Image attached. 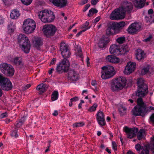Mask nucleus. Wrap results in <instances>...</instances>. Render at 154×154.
<instances>
[{
    "mask_svg": "<svg viewBox=\"0 0 154 154\" xmlns=\"http://www.w3.org/2000/svg\"><path fill=\"white\" fill-rule=\"evenodd\" d=\"M58 97V91H54L51 94V100L53 101H54L57 100Z\"/></svg>",
    "mask_w": 154,
    "mask_h": 154,
    "instance_id": "nucleus-37",
    "label": "nucleus"
},
{
    "mask_svg": "<svg viewBox=\"0 0 154 154\" xmlns=\"http://www.w3.org/2000/svg\"><path fill=\"white\" fill-rule=\"evenodd\" d=\"M114 31L118 30L119 29V26H118L117 23L113 22L109 23Z\"/></svg>",
    "mask_w": 154,
    "mask_h": 154,
    "instance_id": "nucleus-38",
    "label": "nucleus"
},
{
    "mask_svg": "<svg viewBox=\"0 0 154 154\" xmlns=\"http://www.w3.org/2000/svg\"><path fill=\"white\" fill-rule=\"evenodd\" d=\"M4 19L0 15V25L3 24L4 23Z\"/></svg>",
    "mask_w": 154,
    "mask_h": 154,
    "instance_id": "nucleus-62",
    "label": "nucleus"
},
{
    "mask_svg": "<svg viewBox=\"0 0 154 154\" xmlns=\"http://www.w3.org/2000/svg\"><path fill=\"white\" fill-rule=\"evenodd\" d=\"M106 61L112 63H118L120 61L119 58L116 56L112 55H108L106 57Z\"/></svg>",
    "mask_w": 154,
    "mask_h": 154,
    "instance_id": "nucleus-23",
    "label": "nucleus"
},
{
    "mask_svg": "<svg viewBox=\"0 0 154 154\" xmlns=\"http://www.w3.org/2000/svg\"><path fill=\"white\" fill-rule=\"evenodd\" d=\"M0 84L3 90L8 91L12 88V85L10 80L4 77L1 74H0Z\"/></svg>",
    "mask_w": 154,
    "mask_h": 154,
    "instance_id": "nucleus-10",
    "label": "nucleus"
},
{
    "mask_svg": "<svg viewBox=\"0 0 154 154\" xmlns=\"http://www.w3.org/2000/svg\"><path fill=\"white\" fill-rule=\"evenodd\" d=\"M33 43L34 46L36 48H38L43 45L42 40L40 38L34 37L33 39Z\"/></svg>",
    "mask_w": 154,
    "mask_h": 154,
    "instance_id": "nucleus-26",
    "label": "nucleus"
},
{
    "mask_svg": "<svg viewBox=\"0 0 154 154\" xmlns=\"http://www.w3.org/2000/svg\"><path fill=\"white\" fill-rule=\"evenodd\" d=\"M149 151L148 148L146 146H144L143 148L138 152V154H149Z\"/></svg>",
    "mask_w": 154,
    "mask_h": 154,
    "instance_id": "nucleus-36",
    "label": "nucleus"
},
{
    "mask_svg": "<svg viewBox=\"0 0 154 154\" xmlns=\"http://www.w3.org/2000/svg\"><path fill=\"white\" fill-rule=\"evenodd\" d=\"M16 26L13 23H10L8 26V32L11 34L14 32L16 29Z\"/></svg>",
    "mask_w": 154,
    "mask_h": 154,
    "instance_id": "nucleus-29",
    "label": "nucleus"
},
{
    "mask_svg": "<svg viewBox=\"0 0 154 154\" xmlns=\"http://www.w3.org/2000/svg\"><path fill=\"white\" fill-rule=\"evenodd\" d=\"M127 80L123 77H119L112 80L111 89L112 91H117L122 89L125 86Z\"/></svg>",
    "mask_w": 154,
    "mask_h": 154,
    "instance_id": "nucleus-2",
    "label": "nucleus"
},
{
    "mask_svg": "<svg viewBox=\"0 0 154 154\" xmlns=\"http://www.w3.org/2000/svg\"><path fill=\"white\" fill-rule=\"evenodd\" d=\"M79 100V98L77 97H75L71 98L70 99L71 101H76Z\"/></svg>",
    "mask_w": 154,
    "mask_h": 154,
    "instance_id": "nucleus-60",
    "label": "nucleus"
},
{
    "mask_svg": "<svg viewBox=\"0 0 154 154\" xmlns=\"http://www.w3.org/2000/svg\"><path fill=\"white\" fill-rule=\"evenodd\" d=\"M129 48L127 45H125L122 48H120V50L119 51L120 55H124L129 51Z\"/></svg>",
    "mask_w": 154,
    "mask_h": 154,
    "instance_id": "nucleus-31",
    "label": "nucleus"
},
{
    "mask_svg": "<svg viewBox=\"0 0 154 154\" xmlns=\"http://www.w3.org/2000/svg\"><path fill=\"white\" fill-rule=\"evenodd\" d=\"M68 79L72 81H76L79 79L78 73L74 70H69L68 73Z\"/></svg>",
    "mask_w": 154,
    "mask_h": 154,
    "instance_id": "nucleus-20",
    "label": "nucleus"
},
{
    "mask_svg": "<svg viewBox=\"0 0 154 154\" xmlns=\"http://www.w3.org/2000/svg\"><path fill=\"white\" fill-rule=\"evenodd\" d=\"M31 86V85L28 84L26 85H24L22 86V91H23L28 89Z\"/></svg>",
    "mask_w": 154,
    "mask_h": 154,
    "instance_id": "nucleus-51",
    "label": "nucleus"
},
{
    "mask_svg": "<svg viewBox=\"0 0 154 154\" xmlns=\"http://www.w3.org/2000/svg\"><path fill=\"white\" fill-rule=\"evenodd\" d=\"M119 110L121 116H123L126 114V109L125 108L122 107L119 108Z\"/></svg>",
    "mask_w": 154,
    "mask_h": 154,
    "instance_id": "nucleus-42",
    "label": "nucleus"
},
{
    "mask_svg": "<svg viewBox=\"0 0 154 154\" xmlns=\"http://www.w3.org/2000/svg\"><path fill=\"white\" fill-rule=\"evenodd\" d=\"M19 16V12L18 10H13L11 13L10 17L12 19H17Z\"/></svg>",
    "mask_w": 154,
    "mask_h": 154,
    "instance_id": "nucleus-28",
    "label": "nucleus"
},
{
    "mask_svg": "<svg viewBox=\"0 0 154 154\" xmlns=\"http://www.w3.org/2000/svg\"><path fill=\"white\" fill-rule=\"evenodd\" d=\"M151 22H154V14L149 16Z\"/></svg>",
    "mask_w": 154,
    "mask_h": 154,
    "instance_id": "nucleus-64",
    "label": "nucleus"
},
{
    "mask_svg": "<svg viewBox=\"0 0 154 154\" xmlns=\"http://www.w3.org/2000/svg\"><path fill=\"white\" fill-rule=\"evenodd\" d=\"M42 31L44 35L48 38L53 36L57 30L56 26L52 24H46L43 26Z\"/></svg>",
    "mask_w": 154,
    "mask_h": 154,
    "instance_id": "nucleus-9",
    "label": "nucleus"
},
{
    "mask_svg": "<svg viewBox=\"0 0 154 154\" xmlns=\"http://www.w3.org/2000/svg\"><path fill=\"white\" fill-rule=\"evenodd\" d=\"M124 129L125 132L127 135V137L130 139L135 136L136 133L138 131V128L135 127L129 128L126 127H125Z\"/></svg>",
    "mask_w": 154,
    "mask_h": 154,
    "instance_id": "nucleus-17",
    "label": "nucleus"
},
{
    "mask_svg": "<svg viewBox=\"0 0 154 154\" xmlns=\"http://www.w3.org/2000/svg\"><path fill=\"white\" fill-rule=\"evenodd\" d=\"M142 103L144 116L147 114L148 112H151L152 110H154V107H153L152 106L146 107L145 104L143 101Z\"/></svg>",
    "mask_w": 154,
    "mask_h": 154,
    "instance_id": "nucleus-27",
    "label": "nucleus"
},
{
    "mask_svg": "<svg viewBox=\"0 0 154 154\" xmlns=\"http://www.w3.org/2000/svg\"><path fill=\"white\" fill-rule=\"evenodd\" d=\"M120 47L116 45H112L109 48V51L111 54L116 55H119Z\"/></svg>",
    "mask_w": 154,
    "mask_h": 154,
    "instance_id": "nucleus-21",
    "label": "nucleus"
},
{
    "mask_svg": "<svg viewBox=\"0 0 154 154\" xmlns=\"http://www.w3.org/2000/svg\"><path fill=\"white\" fill-rule=\"evenodd\" d=\"M21 1L24 5H28L32 2V0H21Z\"/></svg>",
    "mask_w": 154,
    "mask_h": 154,
    "instance_id": "nucleus-47",
    "label": "nucleus"
},
{
    "mask_svg": "<svg viewBox=\"0 0 154 154\" xmlns=\"http://www.w3.org/2000/svg\"><path fill=\"white\" fill-rule=\"evenodd\" d=\"M120 8L125 15L126 12L129 14L132 11L133 5L131 2L125 1L123 2L121 7Z\"/></svg>",
    "mask_w": 154,
    "mask_h": 154,
    "instance_id": "nucleus-13",
    "label": "nucleus"
},
{
    "mask_svg": "<svg viewBox=\"0 0 154 154\" xmlns=\"http://www.w3.org/2000/svg\"><path fill=\"white\" fill-rule=\"evenodd\" d=\"M20 43L22 45V50L26 54L29 53L30 49V43L26 35L20 34Z\"/></svg>",
    "mask_w": 154,
    "mask_h": 154,
    "instance_id": "nucleus-4",
    "label": "nucleus"
},
{
    "mask_svg": "<svg viewBox=\"0 0 154 154\" xmlns=\"http://www.w3.org/2000/svg\"><path fill=\"white\" fill-rule=\"evenodd\" d=\"M141 27L139 23H134L129 26L128 29V32L130 34H134L140 30Z\"/></svg>",
    "mask_w": 154,
    "mask_h": 154,
    "instance_id": "nucleus-14",
    "label": "nucleus"
},
{
    "mask_svg": "<svg viewBox=\"0 0 154 154\" xmlns=\"http://www.w3.org/2000/svg\"><path fill=\"white\" fill-rule=\"evenodd\" d=\"M145 131L143 129H140L137 134V139L140 140L143 138L145 136Z\"/></svg>",
    "mask_w": 154,
    "mask_h": 154,
    "instance_id": "nucleus-30",
    "label": "nucleus"
},
{
    "mask_svg": "<svg viewBox=\"0 0 154 154\" xmlns=\"http://www.w3.org/2000/svg\"><path fill=\"white\" fill-rule=\"evenodd\" d=\"M90 5L89 4H88L85 5V9L83 10V12H85L89 7Z\"/></svg>",
    "mask_w": 154,
    "mask_h": 154,
    "instance_id": "nucleus-63",
    "label": "nucleus"
},
{
    "mask_svg": "<svg viewBox=\"0 0 154 154\" xmlns=\"http://www.w3.org/2000/svg\"><path fill=\"white\" fill-rule=\"evenodd\" d=\"M149 122L154 125V113L152 114L149 117Z\"/></svg>",
    "mask_w": 154,
    "mask_h": 154,
    "instance_id": "nucleus-50",
    "label": "nucleus"
},
{
    "mask_svg": "<svg viewBox=\"0 0 154 154\" xmlns=\"http://www.w3.org/2000/svg\"><path fill=\"white\" fill-rule=\"evenodd\" d=\"M97 106V105L96 104H94L92 106L88 109V110L90 112L94 111L95 110Z\"/></svg>",
    "mask_w": 154,
    "mask_h": 154,
    "instance_id": "nucleus-49",
    "label": "nucleus"
},
{
    "mask_svg": "<svg viewBox=\"0 0 154 154\" xmlns=\"http://www.w3.org/2000/svg\"><path fill=\"white\" fill-rule=\"evenodd\" d=\"M38 17L44 23H50L54 21L55 16L53 11L50 10L45 9L38 13Z\"/></svg>",
    "mask_w": 154,
    "mask_h": 154,
    "instance_id": "nucleus-1",
    "label": "nucleus"
},
{
    "mask_svg": "<svg viewBox=\"0 0 154 154\" xmlns=\"http://www.w3.org/2000/svg\"><path fill=\"white\" fill-rule=\"evenodd\" d=\"M143 88H138L137 92L136 93V95L138 97H143L145 96V94L148 92V87L147 85H144Z\"/></svg>",
    "mask_w": 154,
    "mask_h": 154,
    "instance_id": "nucleus-18",
    "label": "nucleus"
},
{
    "mask_svg": "<svg viewBox=\"0 0 154 154\" xmlns=\"http://www.w3.org/2000/svg\"><path fill=\"white\" fill-rule=\"evenodd\" d=\"M97 119L98 123L101 126L105 125V122L104 118V115L103 113L100 111H99L97 114Z\"/></svg>",
    "mask_w": 154,
    "mask_h": 154,
    "instance_id": "nucleus-19",
    "label": "nucleus"
},
{
    "mask_svg": "<svg viewBox=\"0 0 154 154\" xmlns=\"http://www.w3.org/2000/svg\"><path fill=\"white\" fill-rule=\"evenodd\" d=\"M105 41L104 39H101L98 44V46L100 48H103L105 45Z\"/></svg>",
    "mask_w": 154,
    "mask_h": 154,
    "instance_id": "nucleus-43",
    "label": "nucleus"
},
{
    "mask_svg": "<svg viewBox=\"0 0 154 154\" xmlns=\"http://www.w3.org/2000/svg\"><path fill=\"white\" fill-rule=\"evenodd\" d=\"M98 12V11L96 9L92 8L89 11V12L88 14V17H91L94 13H96Z\"/></svg>",
    "mask_w": 154,
    "mask_h": 154,
    "instance_id": "nucleus-41",
    "label": "nucleus"
},
{
    "mask_svg": "<svg viewBox=\"0 0 154 154\" xmlns=\"http://www.w3.org/2000/svg\"><path fill=\"white\" fill-rule=\"evenodd\" d=\"M144 146H142L139 143L137 144L135 146V148L138 152H139L141 149L143 148Z\"/></svg>",
    "mask_w": 154,
    "mask_h": 154,
    "instance_id": "nucleus-48",
    "label": "nucleus"
},
{
    "mask_svg": "<svg viewBox=\"0 0 154 154\" xmlns=\"http://www.w3.org/2000/svg\"><path fill=\"white\" fill-rule=\"evenodd\" d=\"M112 147L114 151L117 150V145L116 142L114 141H113L112 142Z\"/></svg>",
    "mask_w": 154,
    "mask_h": 154,
    "instance_id": "nucleus-57",
    "label": "nucleus"
},
{
    "mask_svg": "<svg viewBox=\"0 0 154 154\" xmlns=\"http://www.w3.org/2000/svg\"><path fill=\"white\" fill-rule=\"evenodd\" d=\"M0 70L7 76H12L14 73V69L12 66L7 63H2L0 64Z\"/></svg>",
    "mask_w": 154,
    "mask_h": 154,
    "instance_id": "nucleus-7",
    "label": "nucleus"
},
{
    "mask_svg": "<svg viewBox=\"0 0 154 154\" xmlns=\"http://www.w3.org/2000/svg\"><path fill=\"white\" fill-rule=\"evenodd\" d=\"M136 63L135 62H128L125 66L124 72L125 74H130L135 70L136 68Z\"/></svg>",
    "mask_w": 154,
    "mask_h": 154,
    "instance_id": "nucleus-16",
    "label": "nucleus"
},
{
    "mask_svg": "<svg viewBox=\"0 0 154 154\" xmlns=\"http://www.w3.org/2000/svg\"><path fill=\"white\" fill-rule=\"evenodd\" d=\"M36 25L35 21L32 19L28 18L23 21L22 28L24 32L27 34L33 32L36 28Z\"/></svg>",
    "mask_w": 154,
    "mask_h": 154,
    "instance_id": "nucleus-3",
    "label": "nucleus"
},
{
    "mask_svg": "<svg viewBox=\"0 0 154 154\" xmlns=\"http://www.w3.org/2000/svg\"><path fill=\"white\" fill-rule=\"evenodd\" d=\"M3 3L5 5L8 6L12 4L13 0H2Z\"/></svg>",
    "mask_w": 154,
    "mask_h": 154,
    "instance_id": "nucleus-45",
    "label": "nucleus"
},
{
    "mask_svg": "<svg viewBox=\"0 0 154 154\" xmlns=\"http://www.w3.org/2000/svg\"><path fill=\"white\" fill-rule=\"evenodd\" d=\"M137 105L135 106L132 110L131 113L134 116H144L143 105L142 103V99L139 98L137 99Z\"/></svg>",
    "mask_w": 154,
    "mask_h": 154,
    "instance_id": "nucleus-8",
    "label": "nucleus"
},
{
    "mask_svg": "<svg viewBox=\"0 0 154 154\" xmlns=\"http://www.w3.org/2000/svg\"><path fill=\"white\" fill-rule=\"evenodd\" d=\"M101 78L104 79L110 78L115 74L113 67L111 66H103L101 67Z\"/></svg>",
    "mask_w": 154,
    "mask_h": 154,
    "instance_id": "nucleus-5",
    "label": "nucleus"
},
{
    "mask_svg": "<svg viewBox=\"0 0 154 154\" xmlns=\"http://www.w3.org/2000/svg\"><path fill=\"white\" fill-rule=\"evenodd\" d=\"M54 6L61 8L65 7L68 5L67 0H49Z\"/></svg>",
    "mask_w": 154,
    "mask_h": 154,
    "instance_id": "nucleus-15",
    "label": "nucleus"
},
{
    "mask_svg": "<svg viewBox=\"0 0 154 154\" xmlns=\"http://www.w3.org/2000/svg\"><path fill=\"white\" fill-rule=\"evenodd\" d=\"M137 84L138 85V88H143L144 85H147L144 82V80L142 78L138 79L137 82Z\"/></svg>",
    "mask_w": 154,
    "mask_h": 154,
    "instance_id": "nucleus-32",
    "label": "nucleus"
},
{
    "mask_svg": "<svg viewBox=\"0 0 154 154\" xmlns=\"http://www.w3.org/2000/svg\"><path fill=\"white\" fill-rule=\"evenodd\" d=\"M151 141L149 145V148L152 152L154 154V137L151 138Z\"/></svg>",
    "mask_w": 154,
    "mask_h": 154,
    "instance_id": "nucleus-39",
    "label": "nucleus"
},
{
    "mask_svg": "<svg viewBox=\"0 0 154 154\" xmlns=\"http://www.w3.org/2000/svg\"><path fill=\"white\" fill-rule=\"evenodd\" d=\"M84 125V123L83 122L76 123L73 125L74 127L77 128L79 127H82Z\"/></svg>",
    "mask_w": 154,
    "mask_h": 154,
    "instance_id": "nucleus-46",
    "label": "nucleus"
},
{
    "mask_svg": "<svg viewBox=\"0 0 154 154\" xmlns=\"http://www.w3.org/2000/svg\"><path fill=\"white\" fill-rule=\"evenodd\" d=\"M70 63L68 59L62 60L57 65L56 70V72L59 74L63 72H67L69 69Z\"/></svg>",
    "mask_w": 154,
    "mask_h": 154,
    "instance_id": "nucleus-6",
    "label": "nucleus"
},
{
    "mask_svg": "<svg viewBox=\"0 0 154 154\" xmlns=\"http://www.w3.org/2000/svg\"><path fill=\"white\" fill-rule=\"evenodd\" d=\"M135 55L136 58L138 60H143L146 57V54L144 51L140 49L136 50Z\"/></svg>",
    "mask_w": 154,
    "mask_h": 154,
    "instance_id": "nucleus-22",
    "label": "nucleus"
},
{
    "mask_svg": "<svg viewBox=\"0 0 154 154\" xmlns=\"http://www.w3.org/2000/svg\"><path fill=\"white\" fill-rule=\"evenodd\" d=\"M118 26H119V29L123 27L125 25V23L124 22H121L119 23H117Z\"/></svg>",
    "mask_w": 154,
    "mask_h": 154,
    "instance_id": "nucleus-53",
    "label": "nucleus"
},
{
    "mask_svg": "<svg viewBox=\"0 0 154 154\" xmlns=\"http://www.w3.org/2000/svg\"><path fill=\"white\" fill-rule=\"evenodd\" d=\"M146 0H133V2L135 7L138 8H143L145 5Z\"/></svg>",
    "mask_w": 154,
    "mask_h": 154,
    "instance_id": "nucleus-24",
    "label": "nucleus"
},
{
    "mask_svg": "<svg viewBox=\"0 0 154 154\" xmlns=\"http://www.w3.org/2000/svg\"><path fill=\"white\" fill-rule=\"evenodd\" d=\"M14 63L16 65H19V57H16L13 60Z\"/></svg>",
    "mask_w": 154,
    "mask_h": 154,
    "instance_id": "nucleus-52",
    "label": "nucleus"
},
{
    "mask_svg": "<svg viewBox=\"0 0 154 154\" xmlns=\"http://www.w3.org/2000/svg\"><path fill=\"white\" fill-rule=\"evenodd\" d=\"M18 126V124L17 123L15 126V128H15V130H13L11 134V136L14 138H17L18 136V135L17 134V130L19 129Z\"/></svg>",
    "mask_w": 154,
    "mask_h": 154,
    "instance_id": "nucleus-34",
    "label": "nucleus"
},
{
    "mask_svg": "<svg viewBox=\"0 0 154 154\" xmlns=\"http://www.w3.org/2000/svg\"><path fill=\"white\" fill-rule=\"evenodd\" d=\"M26 115H24L23 117H21V119H20V123L21 124V125L23 124L25 122L26 119Z\"/></svg>",
    "mask_w": 154,
    "mask_h": 154,
    "instance_id": "nucleus-54",
    "label": "nucleus"
},
{
    "mask_svg": "<svg viewBox=\"0 0 154 154\" xmlns=\"http://www.w3.org/2000/svg\"><path fill=\"white\" fill-rule=\"evenodd\" d=\"M61 54L63 59H68L70 56L71 53L68 47L64 43H62L60 48Z\"/></svg>",
    "mask_w": 154,
    "mask_h": 154,
    "instance_id": "nucleus-12",
    "label": "nucleus"
},
{
    "mask_svg": "<svg viewBox=\"0 0 154 154\" xmlns=\"http://www.w3.org/2000/svg\"><path fill=\"white\" fill-rule=\"evenodd\" d=\"M125 41V38L124 36L119 37L116 40V42L119 44H123Z\"/></svg>",
    "mask_w": 154,
    "mask_h": 154,
    "instance_id": "nucleus-40",
    "label": "nucleus"
},
{
    "mask_svg": "<svg viewBox=\"0 0 154 154\" xmlns=\"http://www.w3.org/2000/svg\"><path fill=\"white\" fill-rule=\"evenodd\" d=\"M7 114L6 112L3 113L0 116V117L1 119L5 117H6L7 116Z\"/></svg>",
    "mask_w": 154,
    "mask_h": 154,
    "instance_id": "nucleus-61",
    "label": "nucleus"
},
{
    "mask_svg": "<svg viewBox=\"0 0 154 154\" xmlns=\"http://www.w3.org/2000/svg\"><path fill=\"white\" fill-rule=\"evenodd\" d=\"M48 86L44 83H42L38 85L36 88L37 90L39 91L38 92L39 94H41L45 91L47 90Z\"/></svg>",
    "mask_w": 154,
    "mask_h": 154,
    "instance_id": "nucleus-25",
    "label": "nucleus"
},
{
    "mask_svg": "<svg viewBox=\"0 0 154 154\" xmlns=\"http://www.w3.org/2000/svg\"><path fill=\"white\" fill-rule=\"evenodd\" d=\"M25 66L23 63L22 61L20 60V68H21L22 70H24V69Z\"/></svg>",
    "mask_w": 154,
    "mask_h": 154,
    "instance_id": "nucleus-58",
    "label": "nucleus"
},
{
    "mask_svg": "<svg viewBox=\"0 0 154 154\" xmlns=\"http://www.w3.org/2000/svg\"><path fill=\"white\" fill-rule=\"evenodd\" d=\"M111 26L110 24L108 25V28L106 30V33L108 35H110L113 33V32L112 31V29Z\"/></svg>",
    "mask_w": 154,
    "mask_h": 154,
    "instance_id": "nucleus-44",
    "label": "nucleus"
},
{
    "mask_svg": "<svg viewBox=\"0 0 154 154\" xmlns=\"http://www.w3.org/2000/svg\"><path fill=\"white\" fill-rule=\"evenodd\" d=\"M75 51V54L77 56H79L81 58L82 57V51L80 47L78 46L77 47Z\"/></svg>",
    "mask_w": 154,
    "mask_h": 154,
    "instance_id": "nucleus-35",
    "label": "nucleus"
},
{
    "mask_svg": "<svg viewBox=\"0 0 154 154\" xmlns=\"http://www.w3.org/2000/svg\"><path fill=\"white\" fill-rule=\"evenodd\" d=\"M152 38V35H150L148 37L146 38L143 41L144 42H149L151 40Z\"/></svg>",
    "mask_w": 154,
    "mask_h": 154,
    "instance_id": "nucleus-56",
    "label": "nucleus"
},
{
    "mask_svg": "<svg viewBox=\"0 0 154 154\" xmlns=\"http://www.w3.org/2000/svg\"><path fill=\"white\" fill-rule=\"evenodd\" d=\"M91 27L90 26H89L88 27L85 28V29H84V30L79 32V33H78L76 35V36L77 37L79 36L82 33V32H84L85 31L89 29Z\"/></svg>",
    "mask_w": 154,
    "mask_h": 154,
    "instance_id": "nucleus-55",
    "label": "nucleus"
},
{
    "mask_svg": "<svg viewBox=\"0 0 154 154\" xmlns=\"http://www.w3.org/2000/svg\"><path fill=\"white\" fill-rule=\"evenodd\" d=\"M150 66L149 65H147L145 66L142 70V75H145L148 73H150Z\"/></svg>",
    "mask_w": 154,
    "mask_h": 154,
    "instance_id": "nucleus-33",
    "label": "nucleus"
},
{
    "mask_svg": "<svg viewBox=\"0 0 154 154\" xmlns=\"http://www.w3.org/2000/svg\"><path fill=\"white\" fill-rule=\"evenodd\" d=\"M125 17L124 13L119 8V9H116L112 11L109 17L112 20H116L123 19Z\"/></svg>",
    "mask_w": 154,
    "mask_h": 154,
    "instance_id": "nucleus-11",
    "label": "nucleus"
},
{
    "mask_svg": "<svg viewBox=\"0 0 154 154\" xmlns=\"http://www.w3.org/2000/svg\"><path fill=\"white\" fill-rule=\"evenodd\" d=\"M89 25V22L87 21L85 23V24L83 25L81 27V28H86L87 26H88Z\"/></svg>",
    "mask_w": 154,
    "mask_h": 154,
    "instance_id": "nucleus-59",
    "label": "nucleus"
}]
</instances>
